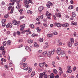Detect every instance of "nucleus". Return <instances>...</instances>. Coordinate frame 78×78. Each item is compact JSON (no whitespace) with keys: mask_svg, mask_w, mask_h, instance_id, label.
<instances>
[{"mask_svg":"<svg viewBox=\"0 0 78 78\" xmlns=\"http://www.w3.org/2000/svg\"><path fill=\"white\" fill-rule=\"evenodd\" d=\"M27 13L28 14H31L33 13V12L32 11H31L30 10H28L27 11Z\"/></svg>","mask_w":78,"mask_h":78,"instance_id":"5701e85b","label":"nucleus"},{"mask_svg":"<svg viewBox=\"0 0 78 78\" xmlns=\"http://www.w3.org/2000/svg\"><path fill=\"white\" fill-rule=\"evenodd\" d=\"M77 23H72L71 24L72 25H75L76 26V25H77Z\"/></svg>","mask_w":78,"mask_h":78,"instance_id":"473e14b6","label":"nucleus"},{"mask_svg":"<svg viewBox=\"0 0 78 78\" xmlns=\"http://www.w3.org/2000/svg\"><path fill=\"white\" fill-rule=\"evenodd\" d=\"M55 26H56L57 27H61V26L62 25V24L59 23H58L57 24L56 23H55Z\"/></svg>","mask_w":78,"mask_h":78,"instance_id":"39448f33","label":"nucleus"},{"mask_svg":"<svg viewBox=\"0 0 78 78\" xmlns=\"http://www.w3.org/2000/svg\"><path fill=\"white\" fill-rule=\"evenodd\" d=\"M67 72L68 73H71L72 72V70L70 69H68L67 70Z\"/></svg>","mask_w":78,"mask_h":78,"instance_id":"2f4dec72","label":"nucleus"},{"mask_svg":"<svg viewBox=\"0 0 78 78\" xmlns=\"http://www.w3.org/2000/svg\"><path fill=\"white\" fill-rule=\"evenodd\" d=\"M72 14H73V16H72V17H75L76 16V14H75V13H74V12H73Z\"/></svg>","mask_w":78,"mask_h":78,"instance_id":"c85d7f7f","label":"nucleus"},{"mask_svg":"<svg viewBox=\"0 0 78 78\" xmlns=\"http://www.w3.org/2000/svg\"><path fill=\"white\" fill-rule=\"evenodd\" d=\"M48 77L49 78H54L53 77H52L51 75L48 76Z\"/></svg>","mask_w":78,"mask_h":78,"instance_id":"3c124183","label":"nucleus"},{"mask_svg":"<svg viewBox=\"0 0 78 78\" xmlns=\"http://www.w3.org/2000/svg\"><path fill=\"white\" fill-rule=\"evenodd\" d=\"M44 77L43 73H40L39 74V78H42Z\"/></svg>","mask_w":78,"mask_h":78,"instance_id":"9d476101","label":"nucleus"},{"mask_svg":"<svg viewBox=\"0 0 78 78\" xmlns=\"http://www.w3.org/2000/svg\"><path fill=\"white\" fill-rule=\"evenodd\" d=\"M39 18L40 19H43V15H41L39 16Z\"/></svg>","mask_w":78,"mask_h":78,"instance_id":"72a5a7b5","label":"nucleus"},{"mask_svg":"<svg viewBox=\"0 0 78 78\" xmlns=\"http://www.w3.org/2000/svg\"><path fill=\"white\" fill-rule=\"evenodd\" d=\"M28 43H29V44H31L33 43V40L30 39L28 41Z\"/></svg>","mask_w":78,"mask_h":78,"instance_id":"dca6fc26","label":"nucleus"},{"mask_svg":"<svg viewBox=\"0 0 78 78\" xmlns=\"http://www.w3.org/2000/svg\"><path fill=\"white\" fill-rule=\"evenodd\" d=\"M9 5H12V6H13V5H14V2L10 3H9Z\"/></svg>","mask_w":78,"mask_h":78,"instance_id":"37998d69","label":"nucleus"},{"mask_svg":"<svg viewBox=\"0 0 78 78\" xmlns=\"http://www.w3.org/2000/svg\"><path fill=\"white\" fill-rule=\"evenodd\" d=\"M47 56L48 57H50L51 56V51H49L47 54Z\"/></svg>","mask_w":78,"mask_h":78,"instance_id":"1a4fd4ad","label":"nucleus"},{"mask_svg":"<svg viewBox=\"0 0 78 78\" xmlns=\"http://www.w3.org/2000/svg\"><path fill=\"white\" fill-rule=\"evenodd\" d=\"M56 52L58 55H61V53L64 54L65 53V51L63 50H61V48H58L56 50Z\"/></svg>","mask_w":78,"mask_h":78,"instance_id":"f257e3e1","label":"nucleus"},{"mask_svg":"<svg viewBox=\"0 0 78 78\" xmlns=\"http://www.w3.org/2000/svg\"><path fill=\"white\" fill-rule=\"evenodd\" d=\"M71 66H68L67 67V69H71Z\"/></svg>","mask_w":78,"mask_h":78,"instance_id":"680f3d73","label":"nucleus"},{"mask_svg":"<svg viewBox=\"0 0 78 78\" xmlns=\"http://www.w3.org/2000/svg\"><path fill=\"white\" fill-rule=\"evenodd\" d=\"M70 40L72 44H73V43H74V39H73L70 38Z\"/></svg>","mask_w":78,"mask_h":78,"instance_id":"412c9836","label":"nucleus"},{"mask_svg":"<svg viewBox=\"0 0 78 78\" xmlns=\"http://www.w3.org/2000/svg\"><path fill=\"white\" fill-rule=\"evenodd\" d=\"M24 2L25 5H28L29 4V2L27 0H24Z\"/></svg>","mask_w":78,"mask_h":78,"instance_id":"ddd939ff","label":"nucleus"},{"mask_svg":"<svg viewBox=\"0 0 78 78\" xmlns=\"http://www.w3.org/2000/svg\"><path fill=\"white\" fill-rule=\"evenodd\" d=\"M47 53V51H45L43 52V55H46Z\"/></svg>","mask_w":78,"mask_h":78,"instance_id":"4c0bfd02","label":"nucleus"},{"mask_svg":"<svg viewBox=\"0 0 78 78\" xmlns=\"http://www.w3.org/2000/svg\"><path fill=\"white\" fill-rule=\"evenodd\" d=\"M20 6H21V5L20 4H18L17 5L16 7V8L17 9H19L20 8Z\"/></svg>","mask_w":78,"mask_h":78,"instance_id":"2eb2a0df","label":"nucleus"},{"mask_svg":"<svg viewBox=\"0 0 78 78\" xmlns=\"http://www.w3.org/2000/svg\"><path fill=\"white\" fill-rule=\"evenodd\" d=\"M73 5H72L68 7V9H73Z\"/></svg>","mask_w":78,"mask_h":78,"instance_id":"bb28decb","label":"nucleus"},{"mask_svg":"<svg viewBox=\"0 0 78 78\" xmlns=\"http://www.w3.org/2000/svg\"><path fill=\"white\" fill-rule=\"evenodd\" d=\"M46 6L48 8H50L51 6H53V4L51 3L50 2H48V4H47Z\"/></svg>","mask_w":78,"mask_h":78,"instance_id":"f03ea898","label":"nucleus"},{"mask_svg":"<svg viewBox=\"0 0 78 78\" xmlns=\"http://www.w3.org/2000/svg\"><path fill=\"white\" fill-rule=\"evenodd\" d=\"M53 72L54 73H55V74H56L58 73V71L56 69H53Z\"/></svg>","mask_w":78,"mask_h":78,"instance_id":"b1692460","label":"nucleus"},{"mask_svg":"<svg viewBox=\"0 0 78 78\" xmlns=\"http://www.w3.org/2000/svg\"><path fill=\"white\" fill-rule=\"evenodd\" d=\"M58 17L59 18L61 17V13H60L58 12Z\"/></svg>","mask_w":78,"mask_h":78,"instance_id":"c03bdc74","label":"nucleus"},{"mask_svg":"<svg viewBox=\"0 0 78 78\" xmlns=\"http://www.w3.org/2000/svg\"><path fill=\"white\" fill-rule=\"evenodd\" d=\"M55 15L56 17H58V13L57 12H56L55 13Z\"/></svg>","mask_w":78,"mask_h":78,"instance_id":"052dcab7","label":"nucleus"},{"mask_svg":"<svg viewBox=\"0 0 78 78\" xmlns=\"http://www.w3.org/2000/svg\"><path fill=\"white\" fill-rule=\"evenodd\" d=\"M26 61V58H23V59L22 60V61L23 62H25Z\"/></svg>","mask_w":78,"mask_h":78,"instance_id":"49530a36","label":"nucleus"},{"mask_svg":"<svg viewBox=\"0 0 78 78\" xmlns=\"http://www.w3.org/2000/svg\"><path fill=\"white\" fill-rule=\"evenodd\" d=\"M12 23L13 25H17V24H18V22L16 20H13Z\"/></svg>","mask_w":78,"mask_h":78,"instance_id":"0eeeda50","label":"nucleus"},{"mask_svg":"<svg viewBox=\"0 0 78 78\" xmlns=\"http://www.w3.org/2000/svg\"><path fill=\"white\" fill-rule=\"evenodd\" d=\"M28 69H30V67H28V66H26L23 68V70H28Z\"/></svg>","mask_w":78,"mask_h":78,"instance_id":"9b49d317","label":"nucleus"},{"mask_svg":"<svg viewBox=\"0 0 78 78\" xmlns=\"http://www.w3.org/2000/svg\"><path fill=\"white\" fill-rule=\"evenodd\" d=\"M29 3H31L32 4H33V2H32V0H29Z\"/></svg>","mask_w":78,"mask_h":78,"instance_id":"a18cd8bd","label":"nucleus"},{"mask_svg":"<svg viewBox=\"0 0 78 78\" xmlns=\"http://www.w3.org/2000/svg\"><path fill=\"white\" fill-rule=\"evenodd\" d=\"M10 44L11 41H10L9 40L7 42V44L8 45H10Z\"/></svg>","mask_w":78,"mask_h":78,"instance_id":"7c9ffc66","label":"nucleus"},{"mask_svg":"<svg viewBox=\"0 0 78 78\" xmlns=\"http://www.w3.org/2000/svg\"><path fill=\"white\" fill-rule=\"evenodd\" d=\"M2 5H5V2H4V1H2Z\"/></svg>","mask_w":78,"mask_h":78,"instance_id":"bf43d9fd","label":"nucleus"},{"mask_svg":"<svg viewBox=\"0 0 78 78\" xmlns=\"http://www.w3.org/2000/svg\"><path fill=\"white\" fill-rule=\"evenodd\" d=\"M62 26L63 27H67L69 26V24H68V23L64 24L62 25Z\"/></svg>","mask_w":78,"mask_h":78,"instance_id":"f8f14e48","label":"nucleus"},{"mask_svg":"<svg viewBox=\"0 0 78 78\" xmlns=\"http://www.w3.org/2000/svg\"><path fill=\"white\" fill-rule=\"evenodd\" d=\"M25 48L26 50H28L29 48L27 46H26L25 47Z\"/></svg>","mask_w":78,"mask_h":78,"instance_id":"79ce46f5","label":"nucleus"},{"mask_svg":"<svg viewBox=\"0 0 78 78\" xmlns=\"http://www.w3.org/2000/svg\"><path fill=\"white\" fill-rule=\"evenodd\" d=\"M48 37H53V35L51 34H48L47 35Z\"/></svg>","mask_w":78,"mask_h":78,"instance_id":"a878e982","label":"nucleus"},{"mask_svg":"<svg viewBox=\"0 0 78 78\" xmlns=\"http://www.w3.org/2000/svg\"><path fill=\"white\" fill-rule=\"evenodd\" d=\"M25 17V16H22L20 17V20H21V19H22L23 18H24Z\"/></svg>","mask_w":78,"mask_h":78,"instance_id":"58836bf2","label":"nucleus"},{"mask_svg":"<svg viewBox=\"0 0 78 78\" xmlns=\"http://www.w3.org/2000/svg\"><path fill=\"white\" fill-rule=\"evenodd\" d=\"M44 48H48V46H44Z\"/></svg>","mask_w":78,"mask_h":78,"instance_id":"338daca9","label":"nucleus"},{"mask_svg":"<svg viewBox=\"0 0 78 78\" xmlns=\"http://www.w3.org/2000/svg\"><path fill=\"white\" fill-rule=\"evenodd\" d=\"M59 77V76L58 74H57L55 76V78H58Z\"/></svg>","mask_w":78,"mask_h":78,"instance_id":"de8ad7c7","label":"nucleus"},{"mask_svg":"<svg viewBox=\"0 0 78 78\" xmlns=\"http://www.w3.org/2000/svg\"><path fill=\"white\" fill-rule=\"evenodd\" d=\"M54 35H57V34H58V33L56 32H54Z\"/></svg>","mask_w":78,"mask_h":78,"instance_id":"603ef678","label":"nucleus"},{"mask_svg":"<svg viewBox=\"0 0 78 78\" xmlns=\"http://www.w3.org/2000/svg\"><path fill=\"white\" fill-rule=\"evenodd\" d=\"M9 67H11L12 66V63H9Z\"/></svg>","mask_w":78,"mask_h":78,"instance_id":"69168bd1","label":"nucleus"},{"mask_svg":"<svg viewBox=\"0 0 78 78\" xmlns=\"http://www.w3.org/2000/svg\"><path fill=\"white\" fill-rule=\"evenodd\" d=\"M20 1V0H14V2H16L17 4H19Z\"/></svg>","mask_w":78,"mask_h":78,"instance_id":"4468645a","label":"nucleus"},{"mask_svg":"<svg viewBox=\"0 0 78 78\" xmlns=\"http://www.w3.org/2000/svg\"><path fill=\"white\" fill-rule=\"evenodd\" d=\"M12 23H8L6 25V28H12Z\"/></svg>","mask_w":78,"mask_h":78,"instance_id":"7ed1b4c3","label":"nucleus"},{"mask_svg":"<svg viewBox=\"0 0 78 78\" xmlns=\"http://www.w3.org/2000/svg\"><path fill=\"white\" fill-rule=\"evenodd\" d=\"M31 71H32V69L31 68H30V70L28 71V73H30Z\"/></svg>","mask_w":78,"mask_h":78,"instance_id":"4d7b16f0","label":"nucleus"},{"mask_svg":"<svg viewBox=\"0 0 78 78\" xmlns=\"http://www.w3.org/2000/svg\"><path fill=\"white\" fill-rule=\"evenodd\" d=\"M5 69H8V66L6 65H5Z\"/></svg>","mask_w":78,"mask_h":78,"instance_id":"6e6d98bb","label":"nucleus"},{"mask_svg":"<svg viewBox=\"0 0 78 78\" xmlns=\"http://www.w3.org/2000/svg\"><path fill=\"white\" fill-rule=\"evenodd\" d=\"M16 34L18 35H20V32L19 31H17Z\"/></svg>","mask_w":78,"mask_h":78,"instance_id":"09e8293b","label":"nucleus"},{"mask_svg":"<svg viewBox=\"0 0 78 78\" xmlns=\"http://www.w3.org/2000/svg\"><path fill=\"white\" fill-rule=\"evenodd\" d=\"M5 53H6V52L5 51H2V55H3V56H4V55H5Z\"/></svg>","mask_w":78,"mask_h":78,"instance_id":"8fccbe9b","label":"nucleus"},{"mask_svg":"<svg viewBox=\"0 0 78 78\" xmlns=\"http://www.w3.org/2000/svg\"><path fill=\"white\" fill-rule=\"evenodd\" d=\"M35 72H33L31 75V77H33V76H34V75H35Z\"/></svg>","mask_w":78,"mask_h":78,"instance_id":"aec40b11","label":"nucleus"},{"mask_svg":"<svg viewBox=\"0 0 78 78\" xmlns=\"http://www.w3.org/2000/svg\"><path fill=\"white\" fill-rule=\"evenodd\" d=\"M6 21V19H4L2 20V23H5Z\"/></svg>","mask_w":78,"mask_h":78,"instance_id":"c756f323","label":"nucleus"},{"mask_svg":"<svg viewBox=\"0 0 78 78\" xmlns=\"http://www.w3.org/2000/svg\"><path fill=\"white\" fill-rule=\"evenodd\" d=\"M2 26L3 27H5V26H6V24L2 23Z\"/></svg>","mask_w":78,"mask_h":78,"instance_id":"5fc2aeb1","label":"nucleus"},{"mask_svg":"<svg viewBox=\"0 0 78 78\" xmlns=\"http://www.w3.org/2000/svg\"><path fill=\"white\" fill-rule=\"evenodd\" d=\"M6 44V41H4L3 42V45L4 46H5Z\"/></svg>","mask_w":78,"mask_h":78,"instance_id":"c9c22d12","label":"nucleus"},{"mask_svg":"<svg viewBox=\"0 0 78 78\" xmlns=\"http://www.w3.org/2000/svg\"><path fill=\"white\" fill-rule=\"evenodd\" d=\"M47 72V71L43 72V77L44 75V78H47V74L45 73Z\"/></svg>","mask_w":78,"mask_h":78,"instance_id":"6e6552de","label":"nucleus"},{"mask_svg":"<svg viewBox=\"0 0 78 78\" xmlns=\"http://www.w3.org/2000/svg\"><path fill=\"white\" fill-rule=\"evenodd\" d=\"M22 41H23V40L22 39H20L19 40L18 42H22Z\"/></svg>","mask_w":78,"mask_h":78,"instance_id":"0e129e2a","label":"nucleus"},{"mask_svg":"<svg viewBox=\"0 0 78 78\" xmlns=\"http://www.w3.org/2000/svg\"><path fill=\"white\" fill-rule=\"evenodd\" d=\"M66 54L64 53V54H62L61 55V57H62V58H64V57H66Z\"/></svg>","mask_w":78,"mask_h":78,"instance_id":"6ab92c4d","label":"nucleus"},{"mask_svg":"<svg viewBox=\"0 0 78 78\" xmlns=\"http://www.w3.org/2000/svg\"><path fill=\"white\" fill-rule=\"evenodd\" d=\"M43 25H44V27H47V24H45L44 23H43Z\"/></svg>","mask_w":78,"mask_h":78,"instance_id":"13d9d810","label":"nucleus"},{"mask_svg":"<svg viewBox=\"0 0 78 78\" xmlns=\"http://www.w3.org/2000/svg\"><path fill=\"white\" fill-rule=\"evenodd\" d=\"M27 64V63H23V67H25L26 66V65Z\"/></svg>","mask_w":78,"mask_h":78,"instance_id":"a19ab883","label":"nucleus"},{"mask_svg":"<svg viewBox=\"0 0 78 78\" xmlns=\"http://www.w3.org/2000/svg\"><path fill=\"white\" fill-rule=\"evenodd\" d=\"M5 49V48L3 46H2L1 47H0V50H4Z\"/></svg>","mask_w":78,"mask_h":78,"instance_id":"f3484780","label":"nucleus"},{"mask_svg":"<svg viewBox=\"0 0 78 78\" xmlns=\"http://www.w3.org/2000/svg\"><path fill=\"white\" fill-rule=\"evenodd\" d=\"M8 16H8V14H5V15L4 16V18H8Z\"/></svg>","mask_w":78,"mask_h":78,"instance_id":"e433bc0d","label":"nucleus"},{"mask_svg":"<svg viewBox=\"0 0 78 78\" xmlns=\"http://www.w3.org/2000/svg\"><path fill=\"white\" fill-rule=\"evenodd\" d=\"M23 11V9H20V10H19V12H20L21 13Z\"/></svg>","mask_w":78,"mask_h":78,"instance_id":"864d4df0","label":"nucleus"},{"mask_svg":"<svg viewBox=\"0 0 78 78\" xmlns=\"http://www.w3.org/2000/svg\"><path fill=\"white\" fill-rule=\"evenodd\" d=\"M20 27H21L20 30L21 31H23V28L25 27V24H23V25L20 26Z\"/></svg>","mask_w":78,"mask_h":78,"instance_id":"20e7f679","label":"nucleus"},{"mask_svg":"<svg viewBox=\"0 0 78 78\" xmlns=\"http://www.w3.org/2000/svg\"><path fill=\"white\" fill-rule=\"evenodd\" d=\"M35 35L36 34H32V37H34Z\"/></svg>","mask_w":78,"mask_h":78,"instance_id":"774afa93","label":"nucleus"},{"mask_svg":"<svg viewBox=\"0 0 78 78\" xmlns=\"http://www.w3.org/2000/svg\"><path fill=\"white\" fill-rule=\"evenodd\" d=\"M39 66L40 67H44V64L43 63H40L39 64Z\"/></svg>","mask_w":78,"mask_h":78,"instance_id":"a211bd4d","label":"nucleus"},{"mask_svg":"<svg viewBox=\"0 0 78 78\" xmlns=\"http://www.w3.org/2000/svg\"><path fill=\"white\" fill-rule=\"evenodd\" d=\"M44 9V7L41 6L38 8V10L40 12H41V11H42Z\"/></svg>","mask_w":78,"mask_h":78,"instance_id":"423d86ee","label":"nucleus"},{"mask_svg":"<svg viewBox=\"0 0 78 78\" xmlns=\"http://www.w3.org/2000/svg\"><path fill=\"white\" fill-rule=\"evenodd\" d=\"M34 45L36 47H39V46L36 44V42L34 43Z\"/></svg>","mask_w":78,"mask_h":78,"instance_id":"393cba45","label":"nucleus"},{"mask_svg":"<svg viewBox=\"0 0 78 78\" xmlns=\"http://www.w3.org/2000/svg\"><path fill=\"white\" fill-rule=\"evenodd\" d=\"M30 27H31L32 28H34V25H33V24H30Z\"/></svg>","mask_w":78,"mask_h":78,"instance_id":"f704fd0d","label":"nucleus"},{"mask_svg":"<svg viewBox=\"0 0 78 78\" xmlns=\"http://www.w3.org/2000/svg\"><path fill=\"white\" fill-rule=\"evenodd\" d=\"M39 41L40 42H42L44 41V40L43 39V38H41L39 39Z\"/></svg>","mask_w":78,"mask_h":78,"instance_id":"cd10ccee","label":"nucleus"},{"mask_svg":"<svg viewBox=\"0 0 78 78\" xmlns=\"http://www.w3.org/2000/svg\"><path fill=\"white\" fill-rule=\"evenodd\" d=\"M68 46L69 47H71L72 44H71V43H70V42H69L68 43Z\"/></svg>","mask_w":78,"mask_h":78,"instance_id":"ea45409f","label":"nucleus"},{"mask_svg":"<svg viewBox=\"0 0 78 78\" xmlns=\"http://www.w3.org/2000/svg\"><path fill=\"white\" fill-rule=\"evenodd\" d=\"M43 20L44 22H46L47 21V19H43Z\"/></svg>","mask_w":78,"mask_h":78,"instance_id":"e2e57ef3","label":"nucleus"},{"mask_svg":"<svg viewBox=\"0 0 78 78\" xmlns=\"http://www.w3.org/2000/svg\"><path fill=\"white\" fill-rule=\"evenodd\" d=\"M55 49L52 50L51 52V54L53 55L55 53Z\"/></svg>","mask_w":78,"mask_h":78,"instance_id":"4be33fe9","label":"nucleus"}]
</instances>
